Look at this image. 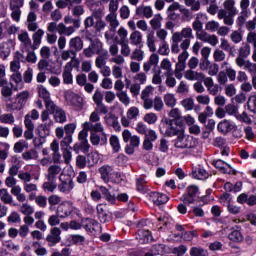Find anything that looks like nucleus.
<instances>
[{
  "label": "nucleus",
  "mask_w": 256,
  "mask_h": 256,
  "mask_svg": "<svg viewBox=\"0 0 256 256\" xmlns=\"http://www.w3.org/2000/svg\"><path fill=\"white\" fill-rule=\"evenodd\" d=\"M235 0H225L223 2L224 9H220L217 13V17L223 20L224 25L228 27H233L235 25V16L239 13L237 9Z\"/></svg>",
  "instance_id": "obj_1"
},
{
  "label": "nucleus",
  "mask_w": 256,
  "mask_h": 256,
  "mask_svg": "<svg viewBox=\"0 0 256 256\" xmlns=\"http://www.w3.org/2000/svg\"><path fill=\"white\" fill-rule=\"evenodd\" d=\"M249 55H251V45L245 42L239 47L238 56L235 58L237 67L244 71H253L256 68V63L247 60Z\"/></svg>",
  "instance_id": "obj_2"
},
{
  "label": "nucleus",
  "mask_w": 256,
  "mask_h": 256,
  "mask_svg": "<svg viewBox=\"0 0 256 256\" xmlns=\"http://www.w3.org/2000/svg\"><path fill=\"white\" fill-rule=\"evenodd\" d=\"M158 129L161 135H165V137H178L182 131H185V128H183V125L179 121L169 118L162 119Z\"/></svg>",
  "instance_id": "obj_3"
},
{
  "label": "nucleus",
  "mask_w": 256,
  "mask_h": 256,
  "mask_svg": "<svg viewBox=\"0 0 256 256\" xmlns=\"http://www.w3.org/2000/svg\"><path fill=\"white\" fill-rule=\"evenodd\" d=\"M80 64L79 58H71V60L65 64L62 72L64 85H73V69H79Z\"/></svg>",
  "instance_id": "obj_4"
},
{
  "label": "nucleus",
  "mask_w": 256,
  "mask_h": 256,
  "mask_svg": "<svg viewBox=\"0 0 256 256\" xmlns=\"http://www.w3.org/2000/svg\"><path fill=\"white\" fill-rule=\"evenodd\" d=\"M175 149H193L197 147V141L193 136L185 135V130L180 135L176 136L174 140Z\"/></svg>",
  "instance_id": "obj_5"
},
{
  "label": "nucleus",
  "mask_w": 256,
  "mask_h": 256,
  "mask_svg": "<svg viewBox=\"0 0 256 256\" xmlns=\"http://www.w3.org/2000/svg\"><path fill=\"white\" fill-rule=\"evenodd\" d=\"M42 123L38 126V132L40 137H49L51 135V130L55 122L51 120L49 113L47 111H42L40 115Z\"/></svg>",
  "instance_id": "obj_6"
},
{
  "label": "nucleus",
  "mask_w": 256,
  "mask_h": 256,
  "mask_svg": "<svg viewBox=\"0 0 256 256\" xmlns=\"http://www.w3.org/2000/svg\"><path fill=\"white\" fill-rule=\"evenodd\" d=\"M99 173L104 183H109V181H113L114 183H119V179H121V174H119L118 172H115L113 167L109 165H103L102 167H100Z\"/></svg>",
  "instance_id": "obj_7"
},
{
  "label": "nucleus",
  "mask_w": 256,
  "mask_h": 256,
  "mask_svg": "<svg viewBox=\"0 0 256 256\" xmlns=\"http://www.w3.org/2000/svg\"><path fill=\"white\" fill-rule=\"evenodd\" d=\"M83 129L78 134L79 141H87L89 137V131H95V133H103V124L102 123H91L85 122L82 124Z\"/></svg>",
  "instance_id": "obj_8"
},
{
  "label": "nucleus",
  "mask_w": 256,
  "mask_h": 256,
  "mask_svg": "<svg viewBox=\"0 0 256 256\" xmlns=\"http://www.w3.org/2000/svg\"><path fill=\"white\" fill-rule=\"evenodd\" d=\"M47 113H51L53 115L56 123H67V113L61 107L55 105V103H48L46 110Z\"/></svg>",
  "instance_id": "obj_9"
},
{
  "label": "nucleus",
  "mask_w": 256,
  "mask_h": 256,
  "mask_svg": "<svg viewBox=\"0 0 256 256\" xmlns=\"http://www.w3.org/2000/svg\"><path fill=\"white\" fill-rule=\"evenodd\" d=\"M59 181L58 190L64 195H69V193L75 188V182H73V178L69 175L60 174Z\"/></svg>",
  "instance_id": "obj_10"
},
{
  "label": "nucleus",
  "mask_w": 256,
  "mask_h": 256,
  "mask_svg": "<svg viewBox=\"0 0 256 256\" xmlns=\"http://www.w3.org/2000/svg\"><path fill=\"white\" fill-rule=\"evenodd\" d=\"M64 98L65 101L71 105V107H75V109H78L81 111L83 109L84 103H83V97L79 96V94L68 90L64 92Z\"/></svg>",
  "instance_id": "obj_11"
},
{
  "label": "nucleus",
  "mask_w": 256,
  "mask_h": 256,
  "mask_svg": "<svg viewBox=\"0 0 256 256\" xmlns=\"http://www.w3.org/2000/svg\"><path fill=\"white\" fill-rule=\"evenodd\" d=\"M172 36L181 42L180 45L187 43L188 47H191V39H194L193 29L190 26L182 28L180 32H174Z\"/></svg>",
  "instance_id": "obj_12"
},
{
  "label": "nucleus",
  "mask_w": 256,
  "mask_h": 256,
  "mask_svg": "<svg viewBox=\"0 0 256 256\" xmlns=\"http://www.w3.org/2000/svg\"><path fill=\"white\" fill-rule=\"evenodd\" d=\"M29 99V92L23 91L17 94L15 101L12 104H7V108L11 109V111H21L23 107L27 104Z\"/></svg>",
  "instance_id": "obj_13"
},
{
  "label": "nucleus",
  "mask_w": 256,
  "mask_h": 256,
  "mask_svg": "<svg viewBox=\"0 0 256 256\" xmlns=\"http://www.w3.org/2000/svg\"><path fill=\"white\" fill-rule=\"evenodd\" d=\"M82 53L87 59H91L93 55H101V53H103V43L99 39H95Z\"/></svg>",
  "instance_id": "obj_14"
},
{
  "label": "nucleus",
  "mask_w": 256,
  "mask_h": 256,
  "mask_svg": "<svg viewBox=\"0 0 256 256\" xmlns=\"http://www.w3.org/2000/svg\"><path fill=\"white\" fill-rule=\"evenodd\" d=\"M105 20L109 23L110 30L105 32L104 37L106 41H111L114 37L113 33H115L117 27H119V20L117 19V14H108Z\"/></svg>",
  "instance_id": "obj_15"
},
{
  "label": "nucleus",
  "mask_w": 256,
  "mask_h": 256,
  "mask_svg": "<svg viewBox=\"0 0 256 256\" xmlns=\"http://www.w3.org/2000/svg\"><path fill=\"white\" fill-rule=\"evenodd\" d=\"M196 38L203 43H208L212 47H217L219 44V38L215 34H209L204 30L196 33Z\"/></svg>",
  "instance_id": "obj_16"
},
{
  "label": "nucleus",
  "mask_w": 256,
  "mask_h": 256,
  "mask_svg": "<svg viewBox=\"0 0 256 256\" xmlns=\"http://www.w3.org/2000/svg\"><path fill=\"white\" fill-rule=\"evenodd\" d=\"M48 247H55L58 243H61V228L53 227L50 229V233L46 236Z\"/></svg>",
  "instance_id": "obj_17"
},
{
  "label": "nucleus",
  "mask_w": 256,
  "mask_h": 256,
  "mask_svg": "<svg viewBox=\"0 0 256 256\" xmlns=\"http://www.w3.org/2000/svg\"><path fill=\"white\" fill-rule=\"evenodd\" d=\"M86 5L92 11L93 17L96 19H102L104 12L103 7H101V2L95 0H86Z\"/></svg>",
  "instance_id": "obj_18"
},
{
  "label": "nucleus",
  "mask_w": 256,
  "mask_h": 256,
  "mask_svg": "<svg viewBox=\"0 0 256 256\" xmlns=\"http://www.w3.org/2000/svg\"><path fill=\"white\" fill-rule=\"evenodd\" d=\"M213 165H214V167H216V169H219V171H221V173H225L227 175H236L237 174V171L234 170V168L232 167L231 164H228L227 162H225L221 159L214 160Z\"/></svg>",
  "instance_id": "obj_19"
},
{
  "label": "nucleus",
  "mask_w": 256,
  "mask_h": 256,
  "mask_svg": "<svg viewBox=\"0 0 256 256\" xmlns=\"http://www.w3.org/2000/svg\"><path fill=\"white\" fill-rule=\"evenodd\" d=\"M21 63H25V55L17 51L14 53L13 60L10 62V71L12 73L19 72V69H21Z\"/></svg>",
  "instance_id": "obj_20"
},
{
  "label": "nucleus",
  "mask_w": 256,
  "mask_h": 256,
  "mask_svg": "<svg viewBox=\"0 0 256 256\" xmlns=\"http://www.w3.org/2000/svg\"><path fill=\"white\" fill-rule=\"evenodd\" d=\"M56 213L60 219H66L73 213V206L69 202H63L58 205Z\"/></svg>",
  "instance_id": "obj_21"
},
{
  "label": "nucleus",
  "mask_w": 256,
  "mask_h": 256,
  "mask_svg": "<svg viewBox=\"0 0 256 256\" xmlns=\"http://www.w3.org/2000/svg\"><path fill=\"white\" fill-rule=\"evenodd\" d=\"M18 41H20L21 47H23L25 51H29V49H32L33 51V42L31 41V37L29 36V32H27V30H22L18 34Z\"/></svg>",
  "instance_id": "obj_22"
},
{
  "label": "nucleus",
  "mask_w": 256,
  "mask_h": 256,
  "mask_svg": "<svg viewBox=\"0 0 256 256\" xmlns=\"http://www.w3.org/2000/svg\"><path fill=\"white\" fill-rule=\"evenodd\" d=\"M149 201H152L154 205H164L169 201V197L163 193L159 192H149L146 196Z\"/></svg>",
  "instance_id": "obj_23"
},
{
  "label": "nucleus",
  "mask_w": 256,
  "mask_h": 256,
  "mask_svg": "<svg viewBox=\"0 0 256 256\" xmlns=\"http://www.w3.org/2000/svg\"><path fill=\"white\" fill-rule=\"evenodd\" d=\"M159 65V54L153 53L150 55L148 61L143 63V71L145 73H149L153 67H157Z\"/></svg>",
  "instance_id": "obj_24"
},
{
  "label": "nucleus",
  "mask_w": 256,
  "mask_h": 256,
  "mask_svg": "<svg viewBox=\"0 0 256 256\" xmlns=\"http://www.w3.org/2000/svg\"><path fill=\"white\" fill-rule=\"evenodd\" d=\"M69 45V49L74 51V53L77 55V53H79V51H83V39H81V37L79 36H75L73 38H71L68 42Z\"/></svg>",
  "instance_id": "obj_25"
},
{
  "label": "nucleus",
  "mask_w": 256,
  "mask_h": 256,
  "mask_svg": "<svg viewBox=\"0 0 256 256\" xmlns=\"http://www.w3.org/2000/svg\"><path fill=\"white\" fill-rule=\"evenodd\" d=\"M102 137L99 136V134H97V132L93 131L90 135V142L92 145H99V143H101V145H105V143H107V133H105V128H103V131L100 132Z\"/></svg>",
  "instance_id": "obj_26"
},
{
  "label": "nucleus",
  "mask_w": 256,
  "mask_h": 256,
  "mask_svg": "<svg viewBox=\"0 0 256 256\" xmlns=\"http://www.w3.org/2000/svg\"><path fill=\"white\" fill-rule=\"evenodd\" d=\"M135 14L137 17L151 19V17H153V8L151 6L140 5L136 7Z\"/></svg>",
  "instance_id": "obj_27"
},
{
  "label": "nucleus",
  "mask_w": 256,
  "mask_h": 256,
  "mask_svg": "<svg viewBox=\"0 0 256 256\" xmlns=\"http://www.w3.org/2000/svg\"><path fill=\"white\" fill-rule=\"evenodd\" d=\"M136 239L137 241H139V243L145 245L153 241V236L151 235V232L149 230L140 229L137 232Z\"/></svg>",
  "instance_id": "obj_28"
},
{
  "label": "nucleus",
  "mask_w": 256,
  "mask_h": 256,
  "mask_svg": "<svg viewBox=\"0 0 256 256\" xmlns=\"http://www.w3.org/2000/svg\"><path fill=\"white\" fill-rule=\"evenodd\" d=\"M184 79L187 81H203L205 79V74L195 70H186L184 72Z\"/></svg>",
  "instance_id": "obj_29"
},
{
  "label": "nucleus",
  "mask_w": 256,
  "mask_h": 256,
  "mask_svg": "<svg viewBox=\"0 0 256 256\" xmlns=\"http://www.w3.org/2000/svg\"><path fill=\"white\" fill-rule=\"evenodd\" d=\"M139 145H141V138L137 135L132 136V138H130V143L125 147L127 155H133L135 149H137Z\"/></svg>",
  "instance_id": "obj_30"
},
{
  "label": "nucleus",
  "mask_w": 256,
  "mask_h": 256,
  "mask_svg": "<svg viewBox=\"0 0 256 256\" xmlns=\"http://www.w3.org/2000/svg\"><path fill=\"white\" fill-rule=\"evenodd\" d=\"M61 171L63 169L59 164H52L48 167V174H47V179L48 181H55L57 179L58 175H61Z\"/></svg>",
  "instance_id": "obj_31"
},
{
  "label": "nucleus",
  "mask_w": 256,
  "mask_h": 256,
  "mask_svg": "<svg viewBox=\"0 0 256 256\" xmlns=\"http://www.w3.org/2000/svg\"><path fill=\"white\" fill-rule=\"evenodd\" d=\"M43 35H45V31H43V29H38L34 34H32L33 51H37V49H39L41 41H43Z\"/></svg>",
  "instance_id": "obj_32"
},
{
  "label": "nucleus",
  "mask_w": 256,
  "mask_h": 256,
  "mask_svg": "<svg viewBox=\"0 0 256 256\" xmlns=\"http://www.w3.org/2000/svg\"><path fill=\"white\" fill-rule=\"evenodd\" d=\"M38 94L39 97H41L42 99H44V103H45V108L47 109V104L48 103H55L51 100V93H49L47 91V88H45V86L43 85H39L38 86Z\"/></svg>",
  "instance_id": "obj_33"
},
{
  "label": "nucleus",
  "mask_w": 256,
  "mask_h": 256,
  "mask_svg": "<svg viewBox=\"0 0 256 256\" xmlns=\"http://www.w3.org/2000/svg\"><path fill=\"white\" fill-rule=\"evenodd\" d=\"M4 249H7L10 253L17 254L21 251V246L13 242V240H5L2 242Z\"/></svg>",
  "instance_id": "obj_34"
},
{
  "label": "nucleus",
  "mask_w": 256,
  "mask_h": 256,
  "mask_svg": "<svg viewBox=\"0 0 256 256\" xmlns=\"http://www.w3.org/2000/svg\"><path fill=\"white\" fill-rule=\"evenodd\" d=\"M96 209L101 223H107L109 221V214L107 213L106 206L103 204H98Z\"/></svg>",
  "instance_id": "obj_35"
},
{
  "label": "nucleus",
  "mask_w": 256,
  "mask_h": 256,
  "mask_svg": "<svg viewBox=\"0 0 256 256\" xmlns=\"http://www.w3.org/2000/svg\"><path fill=\"white\" fill-rule=\"evenodd\" d=\"M130 44L134 45L135 47H139L141 43H143V34L139 32V30H135L130 34Z\"/></svg>",
  "instance_id": "obj_36"
},
{
  "label": "nucleus",
  "mask_w": 256,
  "mask_h": 256,
  "mask_svg": "<svg viewBox=\"0 0 256 256\" xmlns=\"http://www.w3.org/2000/svg\"><path fill=\"white\" fill-rule=\"evenodd\" d=\"M251 17V13L249 12H240V14L236 18V27L239 29H243L245 27V24L247 23V19Z\"/></svg>",
  "instance_id": "obj_37"
},
{
  "label": "nucleus",
  "mask_w": 256,
  "mask_h": 256,
  "mask_svg": "<svg viewBox=\"0 0 256 256\" xmlns=\"http://www.w3.org/2000/svg\"><path fill=\"white\" fill-rule=\"evenodd\" d=\"M182 52L178 55V62L180 63H187V60L189 59V44L184 42L183 44H180Z\"/></svg>",
  "instance_id": "obj_38"
},
{
  "label": "nucleus",
  "mask_w": 256,
  "mask_h": 256,
  "mask_svg": "<svg viewBox=\"0 0 256 256\" xmlns=\"http://www.w3.org/2000/svg\"><path fill=\"white\" fill-rule=\"evenodd\" d=\"M228 239L234 243H241L243 241V234H241V227L236 226V229L232 230L228 235Z\"/></svg>",
  "instance_id": "obj_39"
},
{
  "label": "nucleus",
  "mask_w": 256,
  "mask_h": 256,
  "mask_svg": "<svg viewBox=\"0 0 256 256\" xmlns=\"http://www.w3.org/2000/svg\"><path fill=\"white\" fill-rule=\"evenodd\" d=\"M205 17V14L199 12L196 14L195 20L192 23V29L196 32L199 33L200 31H203V22H201V19Z\"/></svg>",
  "instance_id": "obj_40"
},
{
  "label": "nucleus",
  "mask_w": 256,
  "mask_h": 256,
  "mask_svg": "<svg viewBox=\"0 0 256 256\" xmlns=\"http://www.w3.org/2000/svg\"><path fill=\"white\" fill-rule=\"evenodd\" d=\"M0 201L5 205H13V196L6 188L0 189Z\"/></svg>",
  "instance_id": "obj_41"
},
{
  "label": "nucleus",
  "mask_w": 256,
  "mask_h": 256,
  "mask_svg": "<svg viewBox=\"0 0 256 256\" xmlns=\"http://www.w3.org/2000/svg\"><path fill=\"white\" fill-rule=\"evenodd\" d=\"M58 33L60 35H66V37H71L73 33H75V27L73 26H66L63 23L58 24Z\"/></svg>",
  "instance_id": "obj_42"
},
{
  "label": "nucleus",
  "mask_w": 256,
  "mask_h": 256,
  "mask_svg": "<svg viewBox=\"0 0 256 256\" xmlns=\"http://www.w3.org/2000/svg\"><path fill=\"white\" fill-rule=\"evenodd\" d=\"M192 176L194 177V179H199L200 181H203L205 179H209V172L201 167H198L193 170Z\"/></svg>",
  "instance_id": "obj_43"
},
{
  "label": "nucleus",
  "mask_w": 256,
  "mask_h": 256,
  "mask_svg": "<svg viewBox=\"0 0 256 256\" xmlns=\"http://www.w3.org/2000/svg\"><path fill=\"white\" fill-rule=\"evenodd\" d=\"M160 68L165 71L164 75H173V64L169 58H164L161 61Z\"/></svg>",
  "instance_id": "obj_44"
},
{
  "label": "nucleus",
  "mask_w": 256,
  "mask_h": 256,
  "mask_svg": "<svg viewBox=\"0 0 256 256\" xmlns=\"http://www.w3.org/2000/svg\"><path fill=\"white\" fill-rule=\"evenodd\" d=\"M146 45L151 53H155L157 51V46H155V32H149L147 34Z\"/></svg>",
  "instance_id": "obj_45"
},
{
  "label": "nucleus",
  "mask_w": 256,
  "mask_h": 256,
  "mask_svg": "<svg viewBox=\"0 0 256 256\" xmlns=\"http://www.w3.org/2000/svg\"><path fill=\"white\" fill-rule=\"evenodd\" d=\"M233 125L229 120H223L218 123L217 129L220 133H229V131H233Z\"/></svg>",
  "instance_id": "obj_46"
},
{
  "label": "nucleus",
  "mask_w": 256,
  "mask_h": 256,
  "mask_svg": "<svg viewBox=\"0 0 256 256\" xmlns=\"http://www.w3.org/2000/svg\"><path fill=\"white\" fill-rule=\"evenodd\" d=\"M130 59L132 61H138V63H141V61L145 59V51H143L141 48H135L130 54Z\"/></svg>",
  "instance_id": "obj_47"
},
{
  "label": "nucleus",
  "mask_w": 256,
  "mask_h": 256,
  "mask_svg": "<svg viewBox=\"0 0 256 256\" xmlns=\"http://www.w3.org/2000/svg\"><path fill=\"white\" fill-rule=\"evenodd\" d=\"M116 96L119 99L120 103H122V105H125V107H129V105H131V97H129L127 91L124 90L117 92Z\"/></svg>",
  "instance_id": "obj_48"
},
{
  "label": "nucleus",
  "mask_w": 256,
  "mask_h": 256,
  "mask_svg": "<svg viewBox=\"0 0 256 256\" xmlns=\"http://www.w3.org/2000/svg\"><path fill=\"white\" fill-rule=\"evenodd\" d=\"M23 189L26 193H29V199H33V193H37L39 191V188L37 187V184L26 182L23 184Z\"/></svg>",
  "instance_id": "obj_49"
},
{
  "label": "nucleus",
  "mask_w": 256,
  "mask_h": 256,
  "mask_svg": "<svg viewBox=\"0 0 256 256\" xmlns=\"http://www.w3.org/2000/svg\"><path fill=\"white\" fill-rule=\"evenodd\" d=\"M181 40H178L175 38V36H171V45H170V51L173 55H178V53H181Z\"/></svg>",
  "instance_id": "obj_50"
},
{
  "label": "nucleus",
  "mask_w": 256,
  "mask_h": 256,
  "mask_svg": "<svg viewBox=\"0 0 256 256\" xmlns=\"http://www.w3.org/2000/svg\"><path fill=\"white\" fill-rule=\"evenodd\" d=\"M163 16L161 14H155L153 19L150 20V25L154 31H157L160 27H162Z\"/></svg>",
  "instance_id": "obj_51"
},
{
  "label": "nucleus",
  "mask_w": 256,
  "mask_h": 256,
  "mask_svg": "<svg viewBox=\"0 0 256 256\" xmlns=\"http://www.w3.org/2000/svg\"><path fill=\"white\" fill-rule=\"evenodd\" d=\"M184 5L190 7V11L197 12L201 9V0H184Z\"/></svg>",
  "instance_id": "obj_52"
},
{
  "label": "nucleus",
  "mask_w": 256,
  "mask_h": 256,
  "mask_svg": "<svg viewBox=\"0 0 256 256\" xmlns=\"http://www.w3.org/2000/svg\"><path fill=\"white\" fill-rule=\"evenodd\" d=\"M99 189L102 195L104 196V199H106L108 203H111L112 205L115 204L116 199L111 194V192H109V189H107L105 186H100Z\"/></svg>",
  "instance_id": "obj_53"
},
{
  "label": "nucleus",
  "mask_w": 256,
  "mask_h": 256,
  "mask_svg": "<svg viewBox=\"0 0 256 256\" xmlns=\"http://www.w3.org/2000/svg\"><path fill=\"white\" fill-rule=\"evenodd\" d=\"M117 35L119 38H115L116 43H125L127 41V35H129V32L125 27H120L117 31Z\"/></svg>",
  "instance_id": "obj_54"
},
{
  "label": "nucleus",
  "mask_w": 256,
  "mask_h": 256,
  "mask_svg": "<svg viewBox=\"0 0 256 256\" xmlns=\"http://www.w3.org/2000/svg\"><path fill=\"white\" fill-rule=\"evenodd\" d=\"M19 211H20V213H22V215H25V216L33 215V213H35V208H33V206H31V204L25 202V203H22Z\"/></svg>",
  "instance_id": "obj_55"
},
{
  "label": "nucleus",
  "mask_w": 256,
  "mask_h": 256,
  "mask_svg": "<svg viewBox=\"0 0 256 256\" xmlns=\"http://www.w3.org/2000/svg\"><path fill=\"white\" fill-rule=\"evenodd\" d=\"M42 188L46 193H53L57 189V182L55 180H48L44 182Z\"/></svg>",
  "instance_id": "obj_56"
},
{
  "label": "nucleus",
  "mask_w": 256,
  "mask_h": 256,
  "mask_svg": "<svg viewBox=\"0 0 256 256\" xmlns=\"http://www.w3.org/2000/svg\"><path fill=\"white\" fill-rule=\"evenodd\" d=\"M109 141L114 153H119V151H121V144L119 143V137H117L116 135H112Z\"/></svg>",
  "instance_id": "obj_57"
},
{
  "label": "nucleus",
  "mask_w": 256,
  "mask_h": 256,
  "mask_svg": "<svg viewBox=\"0 0 256 256\" xmlns=\"http://www.w3.org/2000/svg\"><path fill=\"white\" fill-rule=\"evenodd\" d=\"M24 149H29V143L25 140H20L14 144L15 153H23Z\"/></svg>",
  "instance_id": "obj_58"
},
{
  "label": "nucleus",
  "mask_w": 256,
  "mask_h": 256,
  "mask_svg": "<svg viewBox=\"0 0 256 256\" xmlns=\"http://www.w3.org/2000/svg\"><path fill=\"white\" fill-rule=\"evenodd\" d=\"M26 52H27V55L26 57L24 56V63L25 61H27V63H32V64L37 63V54L35 53V50L29 49V50H26Z\"/></svg>",
  "instance_id": "obj_59"
},
{
  "label": "nucleus",
  "mask_w": 256,
  "mask_h": 256,
  "mask_svg": "<svg viewBox=\"0 0 256 256\" xmlns=\"http://www.w3.org/2000/svg\"><path fill=\"white\" fill-rule=\"evenodd\" d=\"M164 103L167 107L173 108L175 105H177V98H175L174 94H166L164 96Z\"/></svg>",
  "instance_id": "obj_60"
},
{
  "label": "nucleus",
  "mask_w": 256,
  "mask_h": 256,
  "mask_svg": "<svg viewBox=\"0 0 256 256\" xmlns=\"http://www.w3.org/2000/svg\"><path fill=\"white\" fill-rule=\"evenodd\" d=\"M0 123H4L6 125H13L15 123V116L11 113L2 114L0 116Z\"/></svg>",
  "instance_id": "obj_61"
},
{
  "label": "nucleus",
  "mask_w": 256,
  "mask_h": 256,
  "mask_svg": "<svg viewBox=\"0 0 256 256\" xmlns=\"http://www.w3.org/2000/svg\"><path fill=\"white\" fill-rule=\"evenodd\" d=\"M158 119H159V117L157 116V114H155L153 112H149L144 115V121H145V123H148V125H155V123H157Z\"/></svg>",
  "instance_id": "obj_62"
},
{
  "label": "nucleus",
  "mask_w": 256,
  "mask_h": 256,
  "mask_svg": "<svg viewBox=\"0 0 256 256\" xmlns=\"http://www.w3.org/2000/svg\"><path fill=\"white\" fill-rule=\"evenodd\" d=\"M230 39L232 43H235V45H238V43H241V41H243V34L239 30H234L230 34Z\"/></svg>",
  "instance_id": "obj_63"
},
{
  "label": "nucleus",
  "mask_w": 256,
  "mask_h": 256,
  "mask_svg": "<svg viewBox=\"0 0 256 256\" xmlns=\"http://www.w3.org/2000/svg\"><path fill=\"white\" fill-rule=\"evenodd\" d=\"M133 81L138 85H145L147 83V74L145 72H139L133 77Z\"/></svg>",
  "instance_id": "obj_64"
}]
</instances>
